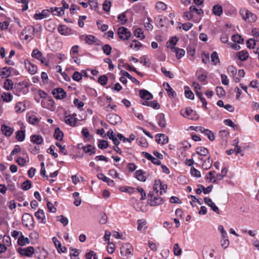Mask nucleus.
<instances>
[{"label": "nucleus", "mask_w": 259, "mask_h": 259, "mask_svg": "<svg viewBox=\"0 0 259 259\" xmlns=\"http://www.w3.org/2000/svg\"><path fill=\"white\" fill-rule=\"evenodd\" d=\"M85 257L87 259H98L96 253L93 250H90L86 253Z\"/></svg>", "instance_id": "obj_56"}, {"label": "nucleus", "mask_w": 259, "mask_h": 259, "mask_svg": "<svg viewBox=\"0 0 259 259\" xmlns=\"http://www.w3.org/2000/svg\"><path fill=\"white\" fill-rule=\"evenodd\" d=\"M117 33L119 38L123 40H128L131 35L130 31L124 27H120L118 29Z\"/></svg>", "instance_id": "obj_6"}, {"label": "nucleus", "mask_w": 259, "mask_h": 259, "mask_svg": "<svg viewBox=\"0 0 259 259\" xmlns=\"http://www.w3.org/2000/svg\"><path fill=\"white\" fill-rule=\"evenodd\" d=\"M158 124L161 127H165L166 124L165 115L163 113H159L157 116Z\"/></svg>", "instance_id": "obj_22"}, {"label": "nucleus", "mask_w": 259, "mask_h": 259, "mask_svg": "<svg viewBox=\"0 0 259 259\" xmlns=\"http://www.w3.org/2000/svg\"><path fill=\"white\" fill-rule=\"evenodd\" d=\"M171 50L172 52L176 53L177 59L181 58L185 54V50L182 49H180L177 47H171Z\"/></svg>", "instance_id": "obj_25"}, {"label": "nucleus", "mask_w": 259, "mask_h": 259, "mask_svg": "<svg viewBox=\"0 0 259 259\" xmlns=\"http://www.w3.org/2000/svg\"><path fill=\"white\" fill-rule=\"evenodd\" d=\"M189 10L193 13L196 12L198 15L202 16L203 15V11L201 9H198L195 6H191L189 8Z\"/></svg>", "instance_id": "obj_47"}, {"label": "nucleus", "mask_w": 259, "mask_h": 259, "mask_svg": "<svg viewBox=\"0 0 259 259\" xmlns=\"http://www.w3.org/2000/svg\"><path fill=\"white\" fill-rule=\"evenodd\" d=\"M118 21L121 23V24H124L127 22L126 18V15L124 13H122L118 16Z\"/></svg>", "instance_id": "obj_64"}, {"label": "nucleus", "mask_w": 259, "mask_h": 259, "mask_svg": "<svg viewBox=\"0 0 259 259\" xmlns=\"http://www.w3.org/2000/svg\"><path fill=\"white\" fill-rule=\"evenodd\" d=\"M34 31V28L28 26L24 29L21 32L20 37L21 39L28 40V39H32L31 34Z\"/></svg>", "instance_id": "obj_5"}, {"label": "nucleus", "mask_w": 259, "mask_h": 259, "mask_svg": "<svg viewBox=\"0 0 259 259\" xmlns=\"http://www.w3.org/2000/svg\"><path fill=\"white\" fill-rule=\"evenodd\" d=\"M76 116L75 114H73L72 115H68L65 117V123L69 125L70 126H74L76 123V119L73 117V116Z\"/></svg>", "instance_id": "obj_24"}, {"label": "nucleus", "mask_w": 259, "mask_h": 259, "mask_svg": "<svg viewBox=\"0 0 259 259\" xmlns=\"http://www.w3.org/2000/svg\"><path fill=\"white\" fill-rule=\"evenodd\" d=\"M136 178L140 181L145 182L146 180V177L145 176V172L142 170H138L135 172Z\"/></svg>", "instance_id": "obj_30"}, {"label": "nucleus", "mask_w": 259, "mask_h": 259, "mask_svg": "<svg viewBox=\"0 0 259 259\" xmlns=\"http://www.w3.org/2000/svg\"><path fill=\"white\" fill-rule=\"evenodd\" d=\"M120 73L122 75L124 76H126L128 78H129L133 82H135L137 84L139 83V81L135 77L131 76L127 72L124 70H121L120 71Z\"/></svg>", "instance_id": "obj_35"}, {"label": "nucleus", "mask_w": 259, "mask_h": 259, "mask_svg": "<svg viewBox=\"0 0 259 259\" xmlns=\"http://www.w3.org/2000/svg\"><path fill=\"white\" fill-rule=\"evenodd\" d=\"M212 164V160L211 159L210 157L209 156L208 157V158L205 160L203 164H202V167L203 168L205 169H209Z\"/></svg>", "instance_id": "obj_38"}, {"label": "nucleus", "mask_w": 259, "mask_h": 259, "mask_svg": "<svg viewBox=\"0 0 259 259\" xmlns=\"http://www.w3.org/2000/svg\"><path fill=\"white\" fill-rule=\"evenodd\" d=\"M85 40L88 45H92L96 40V37L92 35H89L85 36Z\"/></svg>", "instance_id": "obj_57"}, {"label": "nucleus", "mask_w": 259, "mask_h": 259, "mask_svg": "<svg viewBox=\"0 0 259 259\" xmlns=\"http://www.w3.org/2000/svg\"><path fill=\"white\" fill-rule=\"evenodd\" d=\"M156 141L159 143L164 145L166 144L168 142V137L162 134H158L156 135Z\"/></svg>", "instance_id": "obj_13"}, {"label": "nucleus", "mask_w": 259, "mask_h": 259, "mask_svg": "<svg viewBox=\"0 0 259 259\" xmlns=\"http://www.w3.org/2000/svg\"><path fill=\"white\" fill-rule=\"evenodd\" d=\"M133 249L129 244H126L121 248L120 253L123 255L132 254Z\"/></svg>", "instance_id": "obj_23"}, {"label": "nucleus", "mask_w": 259, "mask_h": 259, "mask_svg": "<svg viewBox=\"0 0 259 259\" xmlns=\"http://www.w3.org/2000/svg\"><path fill=\"white\" fill-rule=\"evenodd\" d=\"M25 65L28 71L31 74H34L37 72V67L36 66V65L30 62V61H25Z\"/></svg>", "instance_id": "obj_12"}, {"label": "nucleus", "mask_w": 259, "mask_h": 259, "mask_svg": "<svg viewBox=\"0 0 259 259\" xmlns=\"http://www.w3.org/2000/svg\"><path fill=\"white\" fill-rule=\"evenodd\" d=\"M31 187V182L29 180L24 181L21 186V188L23 190L27 191L30 189Z\"/></svg>", "instance_id": "obj_55"}, {"label": "nucleus", "mask_w": 259, "mask_h": 259, "mask_svg": "<svg viewBox=\"0 0 259 259\" xmlns=\"http://www.w3.org/2000/svg\"><path fill=\"white\" fill-rule=\"evenodd\" d=\"M15 109L17 112H22L25 110V105L21 102L17 103L15 105Z\"/></svg>", "instance_id": "obj_48"}, {"label": "nucleus", "mask_w": 259, "mask_h": 259, "mask_svg": "<svg viewBox=\"0 0 259 259\" xmlns=\"http://www.w3.org/2000/svg\"><path fill=\"white\" fill-rule=\"evenodd\" d=\"M42 55V54L40 51H39L38 49H35L33 50L31 56L32 57L38 60Z\"/></svg>", "instance_id": "obj_50"}, {"label": "nucleus", "mask_w": 259, "mask_h": 259, "mask_svg": "<svg viewBox=\"0 0 259 259\" xmlns=\"http://www.w3.org/2000/svg\"><path fill=\"white\" fill-rule=\"evenodd\" d=\"M211 60L214 65L220 62V59L217 52H213L211 55Z\"/></svg>", "instance_id": "obj_45"}, {"label": "nucleus", "mask_w": 259, "mask_h": 259, "mask_svg": "<svg viewBox=\"0 0 259 259\" xmlns=\"http://www.w3.org/2000/svg\"><path fill=\"white\" fill-rule=\"evenodd\" d=\"M59 33L63 35H67L70 34V29L67 26L64 25H59L58 28Z\"/></svg>", "instance_id": "obj_21"}, {"label": "nucleus", "mask_w": 259, "mask_h": 259, "mask_svg": "<svg viewBox=\"0 0 259 259\" xmlns=\"http://www.w3.org/2000/svg\"><path fill=\"white\" fill-rule=\"evenodd\" d=\"M107 80L108 78L105 75H101L98 78V82L102 85L106 84Z\"/></svg>", "instance_id": "obj_63"}, {"label": "nucleus", "mask_w": 259, "mask_h": 259, "mask_svg": "<svg viewBox=\"0 0 259 259\" xmlns=\"http://www.w3.org/2000/svg\"><path fill=\"white\" fill-rule=\"evenodd\" d=\"M16 138L20 142H22L25 140V130L18 131L16 133Z\"/></svg>", "instance_id": "obj_36"}, {"label": "nucleus", "mask_w": 259, "mask_h": 259, "mask_svg": "<svg viewBox=\"0 0 259 259\" xmlns=\"http://www.w3.org/2000/svg\"><path fill=\"white\" fill-rule=\"evenodd\" d=\"M1 131L3 133V134L7 137L11 136L14 132V130L13 128H11L10 127L6 125L5 124L2 125Z\"/></svg>", "instance_id": "obj_18"}, {"label": "nucleus", "mask_w": 259, "mask_h": 259, "mask_svg": "<svg viewBox=\"0 0 259 259\" xmlns=\"http://www.w3.org/2000/svg\"><path fill=\"white\" fill-rule=\"evenodd\" d=\"M143 154L146 158H147L148 160L151 161L153 164L157 165H159L161 164V162L158 159L154 157L152 155L148 152H143Z\"/></svg>", "instance_id": "obj_14"}, {"label": "nucleus", "mask_w": 259, "mask_h": 259, "mask_svg": "<svg viewBox=\"0 0 259 259\" xmlns=\"http://www.w3.org/2000/svg\"><path fill=\"white\" fill-rule=\"evenodd\" d=\"M23 224L27 228H33L34 227L33 217L28 213H25L22 217Z\"/></svg>", "instance_id": "obj_4"}, {"label": "nucleus", "mask_w": 259, "mask_h": 259, "mask_svg": "<svg viewBox=\"0 0 259 259\" xmlns=\"http://www.w3.org/2000/svg\"><path fill=\"white\" fill-rule=\"evenodd\" d=\"M111 6V2L108 0H105L103 4V9L106 12H109Z\"/></svg>", "instance_id": "obj_61"}, {"label": "nucleus", "mask_w": 259, "mask_h": 259, "mask_svg": "<svg viewBox=\"0 0 259 259\" xmlns=\"http://www.w3.org/2000/svg\"><path fill=\"white\" fill-rule=\"evenodd\" d=\"M118 138L122 141L123 142H128L131 143L132 141L134 140L136 138V136L134 134H131L129 138H125L121 134H118L117 135Z\"/></svg>", "instance_id": "obj_26"}, {"label": "nucleus", "mask_w": 259, "mask_h": 259, "mask_svg": "<svg viewBox=\"0 0 259 259\" xmlns=\"http://www.w3.org/2000/svg\"><path fill=\"white\" fill-rule=\"evenodd\" d=\"M64 136L63 133L60 130L59 127L56 128L55 130V133L54 137L55 139L57 140L62 141Z\"/></svg>", "instance_id": "obj_31"}, {"label": "nucleus", "mask_w": 259, "mask_h": 259, "mask_svg": "<svg viewBox=\"0 0 259 259\" xmlns=\"http://www.w3.org/2000/svg\"><path fill=\"white\" fill-rule=\"evenodd\" d=\"M232 40L236 43L241 44L243 41V39L241 36L238 34H234L232 36Z\"/></svg>", "instance_id": "obj_51"}, {"label": "nucleus", "mask_w": 259, "mask_h": 259, "mask_svg": "<svg viewBox=\"0 0 259 259\" xmlns=\"http://www.w3.org/2000/svg\"><path fill=\"white\" fill-rule=\"evenodd\" d=\"M36 255L38 259H45L47 257L48 253L46 250L42 249L40 251L39 253H38V252H36Z\"/></svg>", "instance_id": "obj_58"}, {"label": "nucleus", "mask_w": 259, "mask_h": 259, "mask_svg": "<svg viewBox=\"0 0 259 259\" xmlns=\"http://www.w3.org/2000/svg\"><path fill=\"white\" fill-rule=\"evenodd\" d=\"M54 97L58 100L64 99L66 97V93L61 88H55L52 92Z\"/></svg>", "instance_id": "obj_8"}, {"label": "nucleus", "mask_w": 259, "mask_h": 259, "mask_svg": "<svg viewBox=\"0 0 259 259\" xmlns=\"http://www.w3.org/2000/svg\"><path fill=\"white\" fill-rule=\"evenodd\" d=\"M196 154H193L192 157L196 156V154L206 156L208 153V150L204 147H198L196 149Z\"/></svg>", "instance_id": "obj_28"}, {"label": "nucleus", "mask_w": 259, "mask_h": 259, "mask_svg": "<svg viewBox=\"0 0 259 259\" xmlns=\"http://www.w3.org/2000/svg\"><path fill=\"white\" fill-rule=\"evenodd\" d=\"M163 87L165 88V90L167 91L168 95L170 98H174L176 96V93L171 88L169 84L167 82H164L163 84Z\"/></svg>", "instance_id": "obj_20"}, {"label": "nucleus", "mask_w": 259, "mask_h": 259, "mask_svg": "<svg viewBox=\"0 0 259 259\" xmlns=\"http://www.w3.org/2000/svg\"><path fill=\"white\" fill-rule=\"evenodd\" d=\"M82 149L84 152L88 153L90 155L95 153V148L91 145H88L87 146H84L82 147Z\"/></svg>", "instance_id": "obj_37"}, {"label": "nucleus", "mask_w": 259, "mask_h": 259, "mask_svg": "<svg viewBox=\"0 0 259 259\" xmlns=\"http://www.w3.org/2000/svg\"><path fill=\"white\" fill-rule=\"evenodd\" d=\"M204 201L205 204H206L208 206H209L212 210L217 213V214H220V210L219 208L215 205L214 203L212 202V200L208 197H205L204 198Z\"/></svg>", "instance_id": "obj_10"}, {"label": "nucleus", "mask_w": 259, "mask_h": 259, "mask_svg": "<svg viewBox=\"0 0 259 259\" xmlns=\"http://www.w3.org/2000/svg\"><path fill=\"white\" fill-rule=\"evenodd\" d=\"M56 145L59 148V152L63 155H67L68 153L67 150L65 149V146H62L58 142L56 143Z\"/></svg>", "instance_id": "obj_59"}, {"label": "nucleus", "mask_w": 259, "mask_h": 259, "mask_svg": "<svg viewBox=\"0 0 259 259\" xmlns=\"http://www.w3.org/2000/svg\"><path fill=\"white\" fill-rule=\"evenodd\" d=\"M202 133H204L208 138L209 140L211 141H212L215 139V136L213 135V134L212 133V132L208 129H204Z\"/></svg>", "instance_id": "obj_41"}, {"label": "nucleus", "mask_w": 259, "mask_h": 259, "mask_svg": "<svg viewBox=\"0 0 259 259\" xmlns=\"http://www.w3.org/2000/svg\"><path fill=\"white\" fill-rule=\"evenodd\" d=\"M50 11L53 15L58 16H61L64 14L63 8H51L50 9Z\"/></svg>", "instance_id": "obj_29"}, {"label": "nucleus", "mask_w": 259, "mask_h": 259, "mask_svg": "<svg viewBox=\"0 0 259 259\" xmlns=\"http://www.w3.org/2000/svg\"><path fill=\"white\" fill-rule=\"evenodd\" d=\"M134 35L140 39H142L145 37L143 32L141 28H137L134 31Z\"/></svg>", "instance_id": "obj_52"}, {"label": "nucleus", "mask_w": 259, "mask_h": 259, "mask_svg": "<svg viewBox=\"0 0 259 259\" xmlns=\"http://www.w3.org/2000/svg\"><path fill=\"white\" fill-rule=\"evenodd\" d=\"M30 141L33 144L41 145L44 142V139L40 135H33L30 137Z\"/></svg>", "instance_id": "obj_15"}, {"label": "nucleus", "mask_w": 259, "mask_h": 259, "mask_svg": "<svg viewBox=\"0 0 259 259\" xmlns=\"http://www.w3.org/2000/svg\"><path fill=\"white\" fill-rule=\"evenodd\" d=\"M203 256L204 259H213L214 258V253L213 250H210L209 251H205L203 254Z\"/></svg>", "instance_id": "obj_46"}, {"label": "nucleus", "mask_w": 259, "mask_h": 259, "mask_svg": "<svg viewBox=\"0 0 259 259\" xmlns=\"http://www.w3.org/2000/svg\"><path fill=\"white\" fill-rule=\"evenodd\" d=\"M13 82L9 79H7L4 82V88L8 91L11 90L13 88Z\"/></svg>", "instance_id": "obj_44"}, {"label": "nucleus", "mask_w": 259, "mask_h": 259, "mask_svg": "<svg viewBox=\"0 0 259 259\" xmlns=\"http://www.w3.org/2000/svg\"><path fill=\"white\" fill-rule=\"evenodd\" d=\"M140 97L146 100H150L153 98V95L148 91L145 90H141L139 91Z\"/></svg>", "instance_id": "obj_17"}, {"label": "nucleus", "mask_w": 259, "mask_h": 259, "mask_svg": "<svg viewBox=\"0 0 259 259\" xmlns=\"http://www.w3.org/2000/svg\"><path fill=\"white\" fill-rule=\"evenodd\" d=\"M102 50L105 55L109 56L111 53L112 48L110 45L106 44L103 46Z\"/></svg>", "instance_id": "obj_54"}, {"label": "nucleus", "mask_w": 259, "mask_h": 259, "mask_svg": "<svg viewBox=\"0 0 259 259\" xmlns=\"http://www.w3.org/2000/svg\"><path fill=\"white\" fill-rule=\"evenodd\" d=\"M107 121L111 124L116 125L121 122V117L116 114L109 113L107 115Z\"/></svg>", "instance_id": "obj_7"}, {"label": "nucleus", "mask_w": 259, "mask_h": 259, "mask_svg": "<svg viewBox=\"0 0 259 259\" xmlns=\"http://www.w3.org/2000/svg\"><path fill=\"white\" fill-rule=\"evenodd\" d=\"M163 202V199L158 196H154L153 192H150L148 194V203L150 206H157Z\"/></svg>", "instance_id": "obj_1"}, {"label": "nucleus", "mask_w": 259, "mask_h": 259, "mask_svg": "<svg viewBox=\"0 0 259 259\" xmlns=\"http://www.w3.org/2000/svg\"><path fill=\"white\" fill-rule=\"evenodd\" d=\"M11 70L13 68L11 67H4L0 71V76L3 78L9 77L11 74Z\"/></svg>", "instance_id": "obj_27"}, {"label": "nucleus", "mask_w": 259, "mask_h": 259, "mask_svg": "<svg viewBox=\"0 0 259 259\" xmlns=\"http://www.w3.org/2000/svg\"><path fill=\"white\" fill-rule=\"evenodd\" d=\"M108 143L107 141L102 140H100L98 144V147L101 149H104L108 147Z\"/></svg>", "instance_id": "obj_60"}, {"label": "nucleus", "mask_w": 259, "mask_h": 259, "mask_svg": "<svg viewBox=\"0 0 259 259\" xmlns=\"http://www.w3.org/2000/svg\"><path fill=\"white\" fill-rule=\"evenodd\" d=\"M7 186L8 189L12 192H14L16 190L15 185L14 182H12L10 179L6 178Z\"/></svg>", "instance_id": "obj_49"}, {"label": "nucleus", "mask_w": 259, "mask_h": 259, "mask_svg": "<svg viewBox=\"0 0 259 259\" xmlns=\"http://www.w3.org/2000/svg\"><path fill=\"white\" fill-rule=\"evenodd\" d=\"M184 90L186 97L189 99L193 100L194 99V95L193 93L191 91L189 87L186 86L184 87Z\"/></svg>", "instance_id": "obj_32"}, {"label": "nucleus", "mask_w": 259, "mask_h": 259, "mask_svg": "<svg viewBox=\"0 0 259 259\" xmlns=\"http://www.w3.org/2000/svg\"><path fill=\"white\" fill-rule=\"evenodd\" d=\"M238 57L241 61H244L248 58V53L245 50L241 51L238 53Z\"/></svg>", "instance_id": "obj_34"}, {"label": "nucleus", "mask_w": 259, "mask_h": 259, "mask_svg": "<svg viewBox=\"0 0 259 259\" xmlns=\"http://www.w3.org/2000/svg\"><path fill=\"white\" fill-rule=\"evenodd\" d=\"M181 114L183 117L188 118L191 120H196L198 118L196 112L193 111L190 108H187L185 109H182L181 111Z\"/></svg>", "instance_id": "obj_3"}, {"label": "nucleus", "mask_w": 259, "mask_h": 259, "mask_svg": "<svg viewBox=\"0 0 259 259\" xmlns=\"http://www.w3.org/2000/svg\"><path fill=\"white\" fill-rule=\"evenodd\" d=\"M79 194L78 192H75L73 193V196L75 198V201L73 203L76 206H79L81 203V200L79 197Z\"/></svg>", "instance_id": "obj_43"}, {"label": "nucleus", "mask_w": 259, "mask_h": 259, "mask_svg": "<svg viewBox=\"0 0 259 259\" xmlns=\"http://www.w3.org/2000/svg\"><path fill=\"white\" fill-rule=\"evenodd\" d=\"M240 14L243 20L248 22L255 21L257 18L256 15L246 9H241L240 11Z\"/></svg>", "instance_id": "obj_2"}, {"label": "nucleus", "mask_w": 259, "mask_h": 259, "mask_svg": "<svg viewBox=\"0 0 259 259\" xmlns=\"http://www.w3.org/2000/svg\"><path fill=\"white\" fill-rule=\"evenodd\" d=\"M224 177L222 176L221 174H217L215 176H213L212 177H207V180H209L210 181L212 182L213 183H217L218 180L221 181L223 179Z\"/></svg>", "instance_id": "obj_42"}, {"label": "nucleus", "mask_w": 259, "mask_h": 259, "mask_svg": "<svg viewBox=\"0 0 259 259\" xmlns=\"http://www.w3.org/2000/svg\"><path fill=\"white\" fill-rule=\"evenodd\" d=\"M216 92L217 95L220 98L224 97L225 95V91L222 87H217L216 88Z\"/></svg>", "instance_id": "obj_62"}, {"label": "nucleus", "mask_w": 259, "mask_h": 259, "mask_svg": "<svg viewBox=\"0 0 259 259\" xmlns=\"http://www.w3.org/2000/svg\"><path fill=\"white\" fill-rule=\"evenodd\" d=\"M2 99L4 102H9L12 100V95L10 93H3L1 96Z\"/></svg>", "instance_id": "obj_40"}, {"label": "nucleus", "mask_w": 259, "mask_h": 259, "mask_svg": "<svg viewBox=\"0 0 259 259\" xmlns=\"http://www.w3.org/2000/svg\"><path fill=\"white\" fill-rule=\"evenodd\" d=\"M212 11L215 15L220 16L223 13V9L221 6H214L213 7Z\"/></svg>", "instance_id": "obj_39"}, {"label": "nucleus", "mask_w": 259, "mask_h": 259, "mask_svg": "<svg viewBox=\"0 0 259 259\" xmlns=\"http://www.w3.org/2000/svg\"><path fill=\"white\" fill-rule=\"evenodd\" d=\"M50 11L44 10L41 13H36L34 15L33 18L35 20H41L47 18L49 16Z\"/></svg>", "instance_id": "obj_16"}, {"label": "nucleus", "mask_w": 259, "mask_h": 259, "mask_svg": "<svg viewBox=\"0 0 259 259\" xmlns=\"http://www.w3.org/2000/svg\"><path fill=\"white\" fill-rule=\"evenodd\" d=\"M30 242L29 239L27 237H25L22 234L18 240V244L20 246H24Z\"/></svg>", "instance_id": "obj_33"}, {"label": "nucleus", "mask_w": 259, "mask_h": 259, "mask_svg": "<svg viewBox=\"0 0 259 259\" xmlns=\"http://www.w3.org/2000/svg\"><path fill=\"white\" fill-rule=\"evenodd\" d=\"M173 251L174 254L176 256L180 255L182 254V249L178 243L175 244Z\"/></svg>", "instance_id": "obj_53"}, {"label": "nucleus", "mask_w": 259, "mask_h": 259, "mask_svg": "<svg viewBox=\"0 0 259 259\" xmlns=\"http://www.w3.org/2000/svg\"><path fill=\"white\" fill-rule=\"evenodd\" d=\"M35 217L39 220L40 221L41 223L43 224H46V219L45 217V214L43 210L41 209H39L35 213Z\"/></svg>", "instance_id": "obj_19"}, {"label": "nucleus", "mask_w": 259, "mask_h": 259, "mask_svg": "<svg viewBox=\"0 0 259 259\" xmlns=\"http://www.w3.org/2000/svg\"><path fill=\"white\" fill-rule=\"evenodd\" d=\"M18 252L22 255L30 257L34 253V249L33 247L29 246L26 248H19Z\"/></svg>", "instance_id": "obj_9"}, {"label": "nucleus", "mask_w": 259, "mask_h": 259, "mask_svg": "<svg viewBox=\"0 0 259 259\" xmlns=\"http://www.w3.org/2000/svg\"><path fill=\"white\" fill-rule=\"evenodd\" d=\"M52 240L59 253H64L66 251V248L65 246H62L61 242L56 237H54Z\"/></svg>", "instance_id": "obj_11"}]
</instances>
